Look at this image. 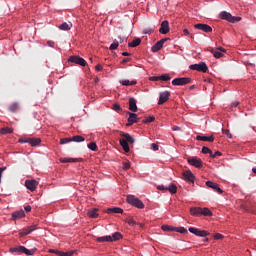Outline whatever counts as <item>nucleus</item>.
I'll list each match as a JSON object with an SVG mask.
<instances>
[{
  "label": "nucleus",
  "instance_id": "12",
  "mask_svg": "<svg viewBox=\"0 0 256 256\" xmlns=\"http://www.w3.org/2000/svg\"><path fill=\"white\" fill-rule=\"evenodd\" d=\"M182 175L187 183H195V175L193 172H191V170L184 171Z\"/></svg>",
  "mask_w": 256,
  "mask_h": 256
},
{
  "label": "nucleus",
  "instance_id": "62",
  "mask_svg": "<svg viewBox=\"0 0 256 256\" xmlns=\"http://www.w3.org/2000/svg\"><path fill=\"white\" fill-rule=\"evenodd\" d=\"M63 161H79L77 158H69V159H64Z\"/></svg>",
  "mask_w": 256,
  "mask_h": 256
},
{
  "label": "nucleus",
  "instance_id": "64",
  "mask_svg": "<svg viewBox=\"0 0 256 256\" xmlns=\"http://www.w3.org/2000/svg\"><path fill=\"white\" fill-rule=\"evenodd\" d=\"M56 255L63 256V251L56 250Z\"/></svg>",
  "mask_w": 256,
  "mask_h": 256
},
{
  "label": "nucleus",
  "instance_id": "25",
  "mask_svg": "<svg viewBox=\"0 0 256 256\" xmlns=\"http://www.w3.org/2000/svg\"><path fill=\"white\" fill-rule=\"evenodd\" d=\"M22 253H24L25 255H35V253H37V248L29 250L25 246H22Z\"/></svg>",
  "mask_w": 256,
  "mask_h": 256
},
{
  "label": "nucleus",
  "instance_id": "29",
  "mask_svg": "<svg viewBox=\"0 0 256 256\" xmlns=\"http://www.w3.org/2000/svg\"><path fill=\"white\" fill-rule=\"evenodd\" d=\"M121 85H124L125 87H130L131 85H137V80H121L120 81Z\"/></svg>",
  "mask_w": 256,
  "mask_h": 256
},
{
  "label": "nucleus",
  "instance_id": "63",
  "mask_svg": "<svg viewBox=\"0 0 256 256\" xmlns=\"http://www.w3.org/2000/svg\"><path fill=\"white\" fill-rule=\"evenodd\" d=\"M239 105V101H235L231 104V107H237Z\"/></svg>",
  "mask_w": 256,
  "mask_h": 256
},
{
  "label": "nucleus",
  "instance_id": "17",
  "mask_svg": "<svg viewBox=\"0 0 256 256\" xmlns=\"http://www.w3.org/2000/svg\"><path fill=\"white\" fill-rule=\"evenodd\" d=\"M128 123L126 124V127H131L133 123H139V118H137V114L128 112Z\"/></svg>",
  "mask_w": 256,
  "mask_h": 256
},
{
  "label": "nucleus",
  "instance_id": "49",
  "mask_svg": "<svg viewBox=\"0 0 256 256\" xmlns=\"http://www.w3.org/2000/svg\"><path fill=\"white\" fill-rule=\"evenodd\" d=\"M155 121V118L153 116H150L148 118H145L142 123H153Z\"/></svg>",
  "mask_w": 256,
  "mask_h": 256
},
{
  "label": "nucleus",
  "instance_id": "7",
  "mask_svg": "<svg viewBox=\"0 0 256 256\" xmlns=\"http://www.w3.org/2000/svg\"><path fill=\"white\" fill-rule=\"evenodd\" d=\"M189 83H191V78L189 77L175 78L172 81V85L175 86L189 85Z\"/></svg>",
  "mask_w": 256,
  "mask_h": 256
},
{
  "label": "nucleus",
  "instance_id": "41",
  "mask_svg": "<svg viewBox=\"0 0 256 256\" xmlns=\"http://www.w3.org/2000/svg\"><path fill=\"white\" fill-rule=\"evenodd\" d=\"M71 141H73L72 137H70V138H62L60 140V145H67V143H71Z\"/></svg>",
  "mask_w": 256,
  "mask_h": 256
},
{
  "label": "nucleus",
  "instance_id": "3",
  "mask_svg": "<svg viewBox=\"0 0 256 256\" xmlns=\"http://www.w3.org/2000/svg\"><path fill=\"white\" fill-rule=\"evenodd\" d=\"M126 203L132 205V207H136V209H145V204H143V201L133 195L127 196Z\"/></svg>",
  "mask_w": 256,
  "mask_h": 256
},
{
  "label": "nucleus",
  "instance_id": "23",
  "mask_svg": "<svg viewBox=\"0 0 256 256\" xmlns=\"http://www.w3.org/2000/svg\"><path fill=\"white\" fill-rule=\"evenodd\" d=\"M197 141H208V143H213L215 141L214 136H196Z\"/></svg>",
  "mask_w": 256,
  "mask_h": 256
},
{
  "label": "nucleus",
  "instance_id": "48",
  "mask_svg": "<svg viewBox=\"0 0 256 256\" xmlns=\"http://www.w3.org/2000/svg\"><path fill=\"white\" fill-rule=\"evenodd\" d=\"M112 109H113V111H117V112L123 111V109L121 108V105H119L117 103L113 104Z\"/></svg>",
  "mask_w": 256,
  "mask_h": 256
},
{
  "label": "nucleus",
  "instance_id": "2",
  "mask_svg": "<svg viewBox=\"0 0 256 256\" xmlns=\"http://www.w3.org/2000/svg\"><path fill=\"white\" fill-rule=\"evenodd\" d=\"M190 215H192V217H201V215H203V217H213V212L207 207H191Z\"/></svg>",
  "mask_w": 256,
  "mask_h": 256
},
{
  "label": "nucleus",
  "instance_id": "51",
  "mask_svg": "<svg viewBox=\"0 0 256 256\" xmlns=\"http://www.w3.org/2000/svg\"><path fill=\"white\" fill-rule=\"evenodd\" d=\"M123 169H124V171H127V170L131 169V163L125 162L123 164Z\"/></svg>",
  "mask_w": 256,
  "mask_h": 256
},
{
  "label": "nucleus",
  "instance_id": "39",
  "mask_svg": "<svg viewBox=\"0 0 256 256\" xmlns=\"http://www.w3.org/2000/svg\"><path fill=\"white\" fill-rule=\"evenodd\" d=\"M117 47H119V41L114 40L113 43L110 45V51H115V49H117Z\"/></svg>",
  "mask_w": 256,
  "mask_h": 256
},
{
  "label": "nucleus",
  "instance_id": "11",
  "mask_svg": "<svg viewBox=\"0 0 256 256\" xmlns=\"http://www.w3.org/2000/svg\"><path fill=\"white\" fill-rule=\"evenodd\" d=\"M194 29H198L199 31H204V33H211L213 31V28L207 24H195Z\"/></svg>",
  "mask_w": 256,
  "mask_h": 256
},
{
  "label": "nucleus",
  "instance_id": "36",
  "mask_svg": "<svg viewBox=\"0 0 256 256\" xmlns=\"http://www.w3.org/2000/svg\"><path fill=\"white\" fill-rule=\"evenodd\" d=\"M17 109H19V103L15 102L9 106V111H11V113H15Z\"/></svg>",
  "mask_w": 256,
  "mask_h": 256
},
{
  "label": "nucleus",
  "instance_id": "56",
  "mask_svg": "<svg viewBox=\"0 0 256 256\" xmlns=\"http://www.w3.org/2000/svg\"><path fill=\"white\" fill-rule=\"evenodd\" d=\"M96 71H103V66L101 64H98L95 66Z\"/></svg>",
  "mask_w": 256,
  "mask_h": 256
},
{
  "label": "nucleus",
  "instance_id": "45",
  "mask_svg": "<svg viewBox=\"0 0 256 256\" xmlns=\"http://www.w3.org/2000/svg\"><path fill=\"white\" fill-rule=\"evenodd\" d=\"M213 239L219 241V239H225V236H223L221 233H216L213 235Z\"/></svg>",
  "mask_w": 256,
  "mask_h": 256
},
{
  "label": "nucleus",
  "instance_id": "58",
  "mask_svg": "<svg viewBox=\"0 0 256 256\" xmlns=\"http://www.w3.org/2000/svg\"><path fill=\"white\" fill-rule=\"evenodd\" d=\"M216 51H220V53H226L227 50H225L223 47H218L216 48Z\"/></svg>",
  "mask_w": 256,
  "mask_h": 256
},
{
  "label": "nucleus",
  "instance_id": "55",
  "mask_svg": "<svg viewBox=\"0 0 256 256\" xmlns=\"http://www.w3.org/2000/svg\"><path fill=\"white\" fill-rule=\"evenodd\" d=\"M187 161H201V159L196 156H193V157L188 158Z\"/></svg>",
  "mask_w": 256,
  "mask_h": 256
},
{
  "label": "nucleus",
  "instance_id": "9",
  "mask_svg": "<svg viewBox=\"0 0 256 256\" xmlns=\"http://www.w3.org/2000/svg\"><path fill=\"white\" fill-rule=\"evenodd\" d=\"M165 41H169V38H163L159 40L155 45L152 46L151 51L153 53H157V51H161V49H163V45L165 44Z\"/></svg>",
  "mask_w": 256,
  "mask_h": 256
},
{
  "label": "nucleus",
  "instance_id": "21",
  "mask_svg": "<svg viewBox=\"0 0 256 256\" xmlns=\"http://www.w3.org/2000/svg\"><path fill=\"white\" fill-rule=\"evenodd\" d=\"M25 142L29 143L32 147H37L41 143V138H26Z\"/></svg>",
  "mask_w": 256,
  "mask_h": 256
},
{
  "label": "nucleus",
  "instance_id": "50",
  "mask_svg": "<svg viewBox=\"0 0 256 256\" xmlns=\"http://www.w3.org/2000/svg\"><path fill=\"white\" fill-rule=\"evenodd\" d=\"M73 255H75V250L63 252V254H62V256H73Z\"/></svg>",
  "mask_w": 256,
  "mask_h": 256
},
{
  "label": "nucleus",
  "instance_id": "59",
  "mask_svg": "<svg viewBox=\"0 0 256 256\" xmlns=\"http://www.w3.org/2000/svg\"><path fill=\"white\" fill-rule=\"evenodd\" d=\"M157 189H158L159 191H167V187H165V186H163V185L158 186Z\"/></svg>",
  "mask_w": 256,
  "mask_h": 256
},
{
  "label": "nucleus",
  "instance_id": "53",
  "mask_svg": "<svg viewBox=\"0 0 256 256\" xmlns=\"http://www.w3.org/2000/svg\"><path fill=\"white\" fill-rule=\"evenodd\" d=\"M183 33H184V35H186V36L190 37L191 39H193V34L189 33L188 29H184Z\"/></svg>",
  "mask_w": 256,
  "mask_h": 256
},
{
  "label": "nucleus",
  "instance_id": "30",
  "mask_svg": "<svg viewBox=\"0 0 256 256\" xmlns=\"http://www.w3.org/2000/svg\"><path fill=\"white\" fill-rule=\"evenodd\" d=\"M141 45V38H135L132 42L128 43V47H139Z\"/></svg>",
  "mask_w": 256,
  "mask_h": 256
},
{
  "label": "nucleus",
  "instance_id": "31",
  "mask_svg": "<svg viewBox=\"0 0 256 256\" xmlns=\"http://www.w3.org/2000/svg\"><path fill=\"white\" fill-rule=\"evenodd\" d=\"M188 163L197 169H201V167H203L202 161H188Z\"/></svg>",
  "mask_w": 256,
  "mask_h": 256
},
{
  "label": "nucleus",
  "instance_id": "8",
  "mask_svg": "<svg viewBox=\"0 0 256 256\" xmlns=\"http://www.w3.org/2000/svg\"><path fill=\"white\" fill-rule=\"evenodd\" d=\"M70 63H75L76 65H80L81 67H85L87 65V61L79 56H71L69 58Z\"/></svg>",
  "mask_w": 256,
  "mask_h": 256
},
{
  "label": "nucleus",
  "instance_id": "47",
  "mask_svg": "<svg viewBox=\"0 0 256 256\" xmlns=\"http://www.w3.org/2000/svg\"><path fill=\"white\" fill-rule=\"evenodd\" d=\"M221 152L216 151L215 153H213V151L210 153V157L211 159H215L216 157H221Z\"/></svg>",
  "mask_w": 256,
  "mask_h": 256
},
{
  "label": "nucleus",
  "instance_id": "60",
  "mask_svg": "<svg viewBox=\"0 0 256 256\" xmlns=\"http://www.w3.org/2000/svg\"><path fill=\"white\" fill-rule=\"evenodd\" d=\"M26 213H30L31 211V205H27L24 207Z\"/></svg>",
  "mask_w": 256,
  "mask_h": 256
},
{
  "label": "nucleus",
  "instance_id": "61",
  "mask_svg": "<svg viewBox=\"0 0 256 256\" xmlns=\"http://www.w3.org/2000/svg\"><path fill=\"white\" fill-rule=\"evenodd\" d=\"M172 129L174 131H181V127H179V126H173Z\"/></svg>",
  "mask_w": 256,
  "mask_h": 256
},
{
  "label": "nucleus",
  "instance_id": "15",
  "mask_svg": "<svg viewBox=\"0 0 256 256\" xmlns=\"http://www.w3.org/2000/svg\"><path fill=\"white\" fill-rule=\"evenodd\" d=\"M39 185V182L37 180H26L25 181V187L29 189V191H35L37 189V186Z\"/></svg>",
  "mask_w": 256,
  "mask_h": 256
},
{
  "label": "nucleus",
  "instance_id": "14",
  "mask_svg": "<svg viewBox=\"0 0 256 256\" xmlns=\"http://www.w3.org/2000/svg\"><path fill=\"white\" fill-rule=\"evenodd\" d=\"M37 229V225H31L26 228H24L21 232H19V237H25V235H29L30 233H33Z\"/></svg>",
  "mask_w": 256,
  "mask_h": 256
},
{
  "label": "nucleus",
  "instance_id": "33",
  "mask_svg": "<svg viewBox=\"0 0 256 256\" xmlns=\"http://www.w3.org/2000/svg\"><path fill=\"white\" fill-rule=\"evenodd\" d=\"M72 141H74V143H83V141H85V138L81 135H76L72 137Z\"/></svg>",
  "mask_w": 256,
  "mask_h": 256
},
{
  "label": "nucleus",
  "instance_id": "19",
  "mask_svg": "<svg viewBox=\"0 0 256 256\" xmlns=\"http://www.w3.org/2000/svg\"><path fill=\"white\" fill-rule=\"evenodd\" d=\"M25 217V211L24 210H18L12 213V220L15 221L17 219H23Z\"/></svg>",
  "mask_w": 256,
  "mask_h": 256
},
{
  "label": "nucleus",
  "instance_id": "44",
  "mask_svg": "<svg viewBox=\"0 0 256 256\" xmlns=\"http://www.w3.org/2000/svg\"><path fill=\"white\" fill-rule=\"evenodd\" d=\"M222 132L224 135L227 136L228 139H233V135L231 134V131H229L227 129H222Z\"/></svg>",
  "mask_w": 256,
  "mask_h": 256
},
{
  "label": "nucleus",
  "instance_id": "57",
  "mask_svg": "<svg viewBox=\"0 0 256 256\" xmlns=\"http://www.w3.org/2000/svg\"><path fill=\"white\" fill-rule=\"evenodd\" d=\"M7 169V167H0V183H1V177L3 175V172Z\"/></svg>",
  "mask_w": 256,
  "mask_h": 256
},
{
  "label": "nucleus",
  "instance_id": "42",
  "mask_svg": "<svg viewBox=\"0 0 256 256\" xmlns=\"http://www.w3.org/2000/svg\"><path fill=\"white\" fill-rule=\"evenodd\" d=\"M160 81H171V76L169 74H163L160 76Z\"/></svg>",
  "mask_w": 256,
  "mask_h": 256
},
{
  "label": "nucleus",
  "instance_id": "18",
  "mask_svg": "<svg viewBox=\"0 0 256 256\" xmlns=\"http://www.w3.org/2000/svg\"><path fill=\"white\" fill-rule=\"evenodd\" d=\"M98 211H99V208H92L87 211V216L90 219H97V217H99V213H97Z\"/></svg>",
  "mask_w": 256,
  "mask_h": 256
},
{
  "label": "nucleus",
  "instance_id": "26",
  "mask_svg": "<svg viewBox=\"0 0 256 256\" xmlns=\"http://www.w3.org/2000/svg\"><path fill=\"white\" fill-rule=\"evenodd\" d=\"M105 213H121L123 214V209L120 207L108 208L105 210Z\"/></svg>",
  "mask_w": 256,
  "mask_h": 256
},
{
  "label": "nucleus",
  "instance_id": "43",
  "mask_svg": "<svg viewBox=\"0 0 256 256\" xmlns=\"http://www.w3.org/2000/svg\"><path fill=\"white\" fill-rule=\"evenodd\" d=\"M88 149H90L91 151H97V144L95 142L89 143Z\"/></svg>",
  "mask_w": 256,
  "mask_h": 256
},
{
  "label": "nucleus",
  "instance_id": "13",
  "mask_svg": "<svg viewBox=\"0 0 256 256\" xmlns=\"http://www.w3.org/2000/svg\"><path fill=\"white\" fill-rule=\"evenodd\" d=\"M169 97H171V92L169 91H164L160 93L158 105H163V103H167V101H169Z\"/></svg>",
  "mask_w": 256,
  "mask_h": 256
},
{
  "label": "nucleus",
  "instance_id": "4",
  "mask_svg": "<svg viewBox=\"0 0 256 256\" xmlns=\"http://www.w3.org/2000/svg\"><path fill=\"white\" fill-rule=\"evenodd\" d=\"M220 17L224 19V21H228V23H239V21H241V17L233 16L227 11L221 12Z\"/></svg>",
  "mask_w": 256,
  "mask_h": 256
},
{
  "label": "nucleus",
  "instance_id": "52",
  "mask_svg": "<svg viewBox=\"0 0 256 256\" xmlns=\"http://www.w3.org/2000/svg\"><path fill=\"white\" fill-rule=\"evenodd\" d=\"M151 149H152V151H159V145H157L156 143H152Z\"/></svg>",
  "mask_w": 256,
  "mask_h": 256
},
{
  "label": "nucleus",
  "instance_id": "46",
  "mask_svg": "<svg viewBox=\"0 0 256 256\" xmlns=\"http://www.w3.org/2000/svg\"><path fill=\"white\" fill-rule=\"evenodd\" d=\"M211 152H212V150L209 149V147H207V146L202 147V153H204V155H207V153H209V155H211Z\"/></svg>",
  "mask_w": 256,
  "mask_h": 256
},
{
  "label": "nucleus",
  "instance_id": "10",
  "mask_svg": "<svg viewBox=\"0 0 256 256\" xmlns=\"http://www.w3.org/2000/svg\"><path fill=\"white\" fill-rule=\"evenodd\" d=\"M206 186H208L210 189H213L220 195H223V189H221V187H219V184H217L211 180H208V181H206Z\"/></svg>",
  "mask_w": 256,
  "mask_h": 256
},
{
  "label": "nucleus",
  "instance_id": "5",
  "mask_svg": "<svg viewBox=\"0 0 256 256\" xmlns=\"http://www.w3.org/2000/svg\"><path fill=\"white\" fill-rule=\"evenodd\" d=\"M189 69H191L192 71H200L201 73H207V71L209 70V67H207V64L202 62L200 64L190 65Z\"/></svg>",
  "mask_w": 256,
  "mask_h": 256
},
{
  "label": "nucleus",
  "instance_id": "22",
  "mask_svg": "<svg viewBox=\"0 0 256 256\" xmlns=\"http://www.w3.org/2000/svg\"><path fill=\"white\" fill-rule=\"evenodd\" d=\"M73 27V24L71 22H64L61 25L58 26V29L60 31H71V28Z\"/></svg>",
  "mask_w": 256,
  "mask_h": 256
},
{
  "label": "nucleus",
  "instance_id": "37",
  "mask_svg": "<svg viewBox=\"0 0 256 256\" xmlns=\"http://www.w3.org/2000/svg\"><path fill=\"white\" fill-rule=\"evenodd\" d=\"M162 231H168V232H173L175 231V227L169 226V225H162L161 226Z\"/></svg>",
  "mask_w": 256,
  "mask_h": 256
},
{
  "label": "nucleus",
  "instance_id": "27",
  "mask_svg": "<svg viewBox=\"0 0 256 256\" xmlns=\"http://www.w3.org/2000/svg\"><path fill=\"white\" fill-rule=\"evenodd\" d=\"M96 241L98 243H111V236L97 237Z\"/></svg>",
  "mask_w": 256,
  "mask_h": 256
},
{
  "label": "nucleus",
  "instance_id": "16",
  "mask_svg": "<svg viewBox=\"0 0 256 256\" xmlns=\"http://www.w3.org/2000/svg\"><path fill=\"white\" fill-rule=\"evenodd\" d=\"M170 28H169V21L164 20L161 23V26L159 28V33H161L162 35H167V33H169Z\"/></svg>",
  "mask_w": 256,
  "mask_h": 256
},
{
  "label": "nucleus",
  "instance_id": "32",
  "mask_svg": "<svg viewBox=\"0 0 256 256\" xmlns=\"http://www.w3.org/2000/svg\"><path fill=\"white\" fill-rule=\"evenodd\" d=\"M10 253H23V246H16L9 249Z\"/></svg>",
  "mask_w": 256,
  "mask_h": 256
},
{
  "label": "nucleus",
  "instance_id": "34",
  "mask_svg": "<svg viewBox=\"0 0 256 256\" xmlns=\"http://www.w3.org/2000/svg\"><path fill=\"white\" fill-rule=\"evenodd\" d=\"M210 52L214 55L216 59H221V57H223V52H219L213 48L210 50Z\"/></svg>",
  "mask_w": 256,
  "mask_h": 256
},
{
  "label": "nucleus",
  "instance_id": "38",
  "mask_svg": "<svg viewBox=\"0 0 256 256\" xmlns=\"http://www.w3.org/2000/svg\"><path fill=\"white\" fill-rule=\"evenodd\" d=\"M0 133H1L2 135H7V134H9V133H13V129H11V128H9V127H5V128H2V129L0 130Z\"/></svg>",
  "mask_w": 256,
  "mask_h": 256
},
{
  "label": "nucleus",
  "instance_id": "20",
  "mask_svg": "<svg viewBox=\"0 0 256 256\" xmlns=\"http://www.w3.org/2000/svg\"><path fill=\"white\" fill-rule=\"evenodd\" d=\"M129 111H132V113H137V100H135V98L129 99Z\"/></svg>",
  "mask_w": 256,
  "mask_h": 256
},
{
  "label": "nucleus",
  "instance_id": "35",
  "mask_svg": "<svg viewBox=\"0 0 256 256\" xmlns=\"http://www.w3.org/2000/svg\"><path fill=\"white\" fill-rule=\"evenodd\" d=\"M125 223H128L131 227H135V225H138L137 221L133 220V217H128L125 220Z\"/></svg>",
  "mask_w": 256,
  "mask_h": 256
},
{
  "label": "nucleus",
  "instance_id": "54",
  "mask_svg": "<svg viewBox=\"0 0 256 256\" xmlns=\"http://www.w3.org/2000/svg\"><path fill=\"white\" fill-rule=\"evenodd\" d=\"M149 79H150V81H161L160 76H152Z\"/></svg>",
  "mask_w": 256,
  "mask_h": 256
},
{
  "label": "nucleus",
  "instance_id": "40",
  "mask_svg": "<svg viewBox=\"0 0 256 256\" xmlns=\"http://www.w3.org/2000/svg\"><path fill=\"white\" fill-rule=\"evenodd\" d=\"M176 233H181V234H185L187 233V229H185V227H175L174 230Z\"/></svg>",
  "mask_w": 256,
  "mask_h": 256
},
{
  "label": "nucleus",
  "instance_id": "28",
  "mask_svg": "<svg viewBox=\"0 0 256 256\" xmlns=\"http://www.w3.org/2000/svg\"><path fill=\"white\" fill-rule=\"evenodd\" d=\"M166 191H169L171 195H175L177 193V185L171 183L168 187H166Z\"/></svg>",
  "mask_w": 256,
  "mask_h": 256
},
{
  "label": "nucleus",
  "instance_id": "6",
  "mask_svg": "<svg viewBox=\"0 0 256 256\" xmlns=\"http://www.w3.org/2000/svg\"><path fill=\"white\" fill-rule=\"evenodd\" d=\"M189 233L196 235V237H207L210 233L207 230H199L195 227L188 228Z\"/></svg>",
  "mask_w": 256,
  "mask_h": 256
},
{
  "label": "nucleus",
  "instance_id": "24",
  "mask_svg": "<svg viewBox=\"0 0 256 256\" xmlns=\"http://www.w3.org/2000/svg\"><path fill=\"white\" fill-rule=\"evenodd\" d=\"M121 239H123V234H121V232H115L111 236V243H113V241H121Z\"/></svg>",
  "mask_w": 256,
  "mask_h": 256
},
{
  "label": "nucleus",
  "instance_id": "1",
  "mask_svg": "<svg viewBox=\"0 0 256 256\" xmlns=\"http://www.w3.org/2000/svg\"><path fill=\"white\" fill-rule=\"evenodd\" d=\"M120 137H122L119 139L122 149L125 151V153H129L131 151L129 144L133 145V143H135V138H133V136H131L129 133L125 132H120Z\"/></svg>",
  "mask_w": 256,
  "mask_h": 256
}]
</instances>
